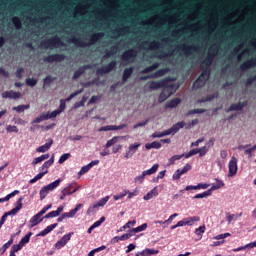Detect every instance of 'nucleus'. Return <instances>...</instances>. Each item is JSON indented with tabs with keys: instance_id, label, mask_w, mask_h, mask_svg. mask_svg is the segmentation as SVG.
<instances>
[{
	"instance_id": "f257e3e1",
	"label": "nucleus",
	"mask_w": 256,
	"mask_h": 256,
	"mask_svg": "<svg viewBox=\"0 0 256 256\" xmlns=\"http://www.w3.org/2000/svg\"><path fill=\"white\" fill-rule=\"evenodd\" d=\"M21 209H23V198H19L16 202V206L15 208H13L12 210L4 213V215L1 217L0 220V225H5V221H7V217H9V215H17Z\"/></svg>"
},
{
	"instance_id": "f03ea898",
	"label": "nucleus",
	"mask_w": 256,
	"mask_h": 256,
	"mask_svg": "<svg viewBox=\"0 0 256 256\" xmlns=\"http://www.w3.org/2000/svg\"><path fill=\"white\" fill-rule=\"evenodd\" d=\"M178 87L179 86L176 84H171L164 87L162 93L159 96L160 103H163V101H167V99H169V97H171V95H173V93L177 91Z\"/></svg>"
},
{
	"instance_id": "7ed1b4c3",
	"label": "nucleus",
	"mask_w": 256,
	"mask_h": 256,
	"mask_svg": "<svg viewBox=\"0 0 256 256\" xmlns=\"http://www.w3.org/2000/svg\"><path fill=\"white\" fill-rule=\"evenodd\" d=\"M157 169H159V164H154L150 169L145 170L141 175L136 176L134 178V183H139L141 185L143 181H145V177H147V175H153L154 173H157Z\"/></svg>"
},
{
	"instance_id": "20e7f679",
	"label": "nucleus",
	"mask_w": 256,
	"mask_h": 256,
	"mask_svg": "<svg viewBox=\"0 0 256 256\" xmlns=\"http://www.w3.org/2000/svg\"><path fill=\"white\" fill-rule=\"evenodd\" d=\"M228 170V177H235V175H237V171H239V167L237 166V157H231L228 163Z\"/></svg>"
},
{
	"instance_id": "39448f33",
	"label": "nucleus",
	"mask_w": 256,
	"mask_h": 256,
	"mask_svg": "<svg viewBox=\"0 0 256 256\" xmlns=\"http://www.w3.org/2000/svg\"><path fill=\"white\" fill-rule=\"evenodd\" d=\"M83 207V204H77L74 209L70 210L69 212H65L62 214L58 219V223H61L64 219H72V217H75L77 215V212Z\"/></svg>"
},
{
	"instance_id": "423d86ee",
	"label": "nucleus",
	"mask_w": 256,
	"mask_h": 256,
	"mask_svg": "<svg viewBox=\"0 0 256 256\" xmlns=\"http://www.w3.org/2000/svg\"><path fill=\"white\" fill-rule=\"evenodd\" d=\"M139 147H141L140 142H135L133 144H130L128 149L125 152L124 158L131 159V157H133V155H135V153H137V151H139Z\"/></svg>"
},
{
	"instance_id": "0eeeda50",
	"label": "nucleus",
	"mask_w": 256,
	"mask_h": 256,
	"mask_svg": "<svg viewBox=\"0 0 256 256\" xmlns=\"http://www.w3.org/2000/svg\"><path fill=\"white\" fill-rule=\"evenodd\" d=\"M208 79H209V71L205 70L202 72L199 78L194 82L193 84L194 89H199V87H203Z\"/></svg>"
},
{
	"instance_id": "6e6552de",
	"label": "nucleus",
	"mask_w": 256,
	"mask_h": 256,
	"mask_svg": "<svg viewBox=\"0 0 256 256\" xmlns=\"http://www.w3.org/2000/svg\"><path fill=\"white\" fill-rule=\"evenodd\" d=\"M73 235V232H70L66 235H64L58 242L55 244L56 249H62V247H65L69 241H71V237Z\"/></svg>"
},
{
	"instance_id": "1a4fd4ad",
	"label": "nucleus",
	"mask_w": 256,
	"mask_h": 256,
	"mask_svg": "<svg viewBox=\"0 0 256 256\" xmlns=\"http://www.w3.org/2000/svg\"><path fill=\"white\" fill-rule=\"evenodd\" d=\"M117 65V61H112L108 65L103 66L102 68H99L96 72L97 75H103L105 73H110V71H113Z\"/></svg>"
},
{
	"instance_id": "9d476101",
	"label": "nucleus",
	"mask_w": 256,
	"mask_h": 256,
	"mask_svg": "<svg viewBox=\"0 0 256 256\" xmlns=\"http://www.w3.org/2000/svg\"><path fill=\"white\" fill-rule=\"evenodd\" d=\"M53 163H55V154H53L48 161L44 162V165L40 167L39 171L43 173V175H47V173H49V167H51Z\"/></svg>"
},
{
	"instance_id": "9b49d317",
	"label": "nucleus",
	"mask_w": 256,
	"mask_h": 256,
	"mask_svg": "<svg viewBox=\"0 0 256 256\" xmlns=\"http://www.w3.org/2000/svg\"><path fill=\"white\" fill-rule=\"evenodd\" d=\"M166 73H169V69L165 68V69H160L158 71H156L155 73L148 75V76H144L141 77V80H147V79H157V77H163V75H165Z\"/></svg>"
},
{
	"instance_id": "f8f14e48",
	"label": "nucleus",
	"mask_w": 256,
	"mask_h": 256,
	"mask_svg": "<svg viewBox=\"0 0 256 256\" xmlns=\"http://www.w3.org/2000/svg\"><path fill=\"white\" fill-rule=\"evenodd\" d=\"M238 149L244 151L245 155H248V157H253V152L256 151V144L254 146H251V144L240 145Z\"/></svg>"
},
{
	"instance_id": "ddd939ff",
	"label": "nucleus",
	"mask_w": 256,
	"mask_h": 256,
	"mask_svg": "<svg viewBox=\"0 0 256 256\" xmlns=\"http://www.w3.org/2000/svg\"><path fill=\"white\" fill-rule=\"evenodd\" d=\"M185 127V122L181 121L176 124H174L170 129L166 130L168 135H175V133L179 132L180 129H183Z\"/></svg>"
},
{
	"instance_id": "4468645a",
	"label": "nucleus",
	"mask_w": 256,
	"mask_h": 256,
	"mask_svg": "<svg viewBox=\"0 0 256 256\" xmlns=\"http://www.w3.org/2000/svg\"><path fill=\"white\" fill-rule=\"evenodd\" d=\"M3 99H20L21 92H15L13 90L5 91L2 93Z\"/></svg>"
},
{
	"instance_id": "2eb2a0df",
	"label": "nucleus",
	"mask_w": 256,
	"mask_h": 256,
	"mask_svg": "<svg viewBox=\"0 0 256 256\" xmlns=\"http://www.w3.org/2000/svg\"><path fill=\"white\" fill-rule=\"evenodd\" d=\"M137 57V51L135 49H129L122 55L123 61H133Z\"/></svg>"
},
{
	"instance_id": "dca6fc26",
	"label": "nucleus",
	"mask_w": 256,
	"mask_h": 256,
	"mask_svg": "<svg viewBox=\"0 0 256 256\" xmlns=\"http://www.w3.org/2000/svg\"><path fill=\"white\" fill-rule=\"evenodd\" d=\"M41 214L37 213L36 215H34L30 221H29V227L30 229H33V227L39 225V223H41V221H43V218H41Z\"/></svg>"
},
{
	"instance_id": "f3484780",
	"label": "nucleus",
	"mask_w": 256,
	"mask_h": 256,
	"mask_svg": "<svg viewBox=\"0 0 256 256\" xmlns=\"http://www.w3.org/2000/svg\"><path fill=\"white\" fill-rule=\"evenodd\" d=\"M119 139H129V136H114L112 139L106 142V149H109V147H113L115 143H119Z\"/></svg>"
},
{
	"instance_id": "a211bd4d",
	"label": "nucleus",
	"mask_w": 256,
	"mask_h": 256,
	"mask_svg": "<svg viewBox=\"0 0 256 256\" xmlns=\"http://www.w3.org/2000/svg\"><path fill=\"white\" fill-rule=\"evenodd\" d=\"M159 195V190L156 187H154L152 190H150L144 197V201H151V199L157 197Z\"/></svg>"
},
{
	"instance_id": "6ab92c4d",
	"label": "nucleus",
	"mask_w": 256,
	"mask_h": 256,
	"mask_svg": "<svg viewBox=\"0 0 256 256\" xmlns=\"http://www.w3.org/2000/svg\"><path fill=\"white\" fill-rule=\"evenodd\" d=\"M72 189H73V184H69L61 191V196H60L61 201H65V197H67V195H73V192H71Z\"/></svg>"
},
{
	"instance_id": "aec40b11",
	"label": "nucleus",
	"mask_w": 256,
	"mask_h": 256,
	"mask_svg": "<svg viewBox=\"0 0 256 256\" xmlns=\"http://www.w3.org/2000/svg\"><path fill=\"white\" fill-rule=\"evenodd\" d=\"M48 49H53V47H59V38L53 37L46 41V45Z\"/></svg>"
},
{
	"instance_id": "412c9836",
	"label": "nucleus",
	"mask_w": 256,
	"mask_h": 256,
	"mask_svg": "<svg viewBox=\"0 0 256 256\" xmlns=\"http://www.w3.org/2000/svg\"><path fill=\"white\" fill-rule=\"evenodd\" d=\"M51 145H53V139H50L48 143H45L42 146H39L36 151L37 153H46L48 149H51Z\"/></svg>"
},
{
	"instance_id": "4be33fe9",
	"label": "nucleus",
	"mask_w": 256,
	"mask_h": 256,
	"mask_svg": "<svg viewBox=\"0 0 256 256\" xmlns=\"http://www.w3.org/2000/svg\"><path fill=\"white\" fill-rule=\"evenodd\" d=\"M138 253H140L141 256H152V255H159V250L146 248Z\"/></svg>"
},
{
	"instance_id": "5701e85b",
	"label": "nucleus",
	"mask_w": 256,
	"mask_h": 256,
	"mask_svg": "<svg viewBox=\"0 0 256 256\" xmlns=\"http://www.w3.org/2000/svg\"><path fill=\"white\" fill-rule=\"evenodd\" d=\"M243 213H239V214H231L229 212L226 213V219L228 221V225H231L232 221H237V219H239V217H242Z\"/></svg>"
},
{
	"instance_id": "b1692460",
	"label": "nucleus",
	"mask_w": 256,
	"mask_h": 256,
	"mask_svg": "<svg viewBox=\"0 0 256 256\" xmlns=\"http://www.w3.org/2000/svg\"><path fill=\"white\" fill-rule=\"evenodd\" d=\"M59 185H61V179H57L56 181L46 185L45 187L51 193V191H55V189H57V187H59Z\"/></svg>"
},
{
	"instance_id": "393cba45",
	"label": "nucleus",
	"mask_w": 256,
	"mask_h": 256,
	"mask_svg": "<svg viewBox=\"0 0 256 256\" xmlns=\"http://www.w3.org/2000/svg\"><path fill=\"white\" fill-rule=\"evenodd\" d=\"M221 187H225V183L223 182V180L216 179V183L212 184L209 190L211 191V193H213V191H217V189H221Z\"/></svg>"
},
{
	"instance_id": "a878e982",
	"label": "nucleus",
	"mask_w": 256,
	"mask_h": 256,
	"mask_svg": "<svg viewBox=\"0 0 256 256\" xmlns=\"http://www.w3.org/2000/svg\"><path fill=\"white\" fill-rule=\"evenodd\" d=\"M185 219H186V225H188L189 227H191L192 225H195V223L201 221V218H199V216H192V217H188Z\"/></svg>"
},
{
	"instance_id": "bb28decb",
	"label": "nucleus",
	"mask_w": 256,
	"mask_h": 256,
	"mask_svg": "<svg viewBox=\"0 0 256 256\" xmlns=\"http://www.w3.org/2000/svg\"><path fill=\"white\" fill-rule=\"evenodd\" d=\"M256 65V58H252L246 62H244L242 65H241V69L245 70V69H249L250 67H253Z\"/></svg>"
},
{
	"instance_id": "cd10ccee",
	"label": "nucleus",
	"mask_w": 256,
	"mask_h": 256,
	"mask_svg": "<svg viewBox=\"0 0 256 256\" xmlns=\"http://www.w3.org/2000/svg\"><path fill=\"white\" fill-rule=\"evenodd\" d=\"M179 103H181V99L175 98V99H172L171 101L167 102L166 107L173 109V108L177 107V105H179Z\"/></svg>"
},
{
	"instance_id": "c85d7f7f",
	"label": "nucleus",
	"mask_w": 256,
	"mask_h": 256,
	"mask_svg": "<svg viewBox=\"0 0 256 256\" xmlns=\"http://www.w3.org/2000/svg\"><path fill=\"white\" fill-rule=\"evenodd\" d=\"M245 105H247V103H237V104H232L229 108V111H241V109H243V107H245Z\"/></svg>"
},
{
	"instance_id": "c756f323",
	"label": "nucleus",
	"mask_w": 256,
	"mask_h": 256,
	"mask_svg": "<svg viewBox=\"0 0 256 256\" xmlns=\"http://www.w3.org/2000/svg\"><path fill=\"white\" fill-rule=\"evenodd\" d=\"M145 148L150 150V149H161V143L154 141L152 143H147L145 144Z\"/></svg>"
},
{
	"instance_id": "7c9ffc66",
	"label": "nucleus",
	"mask_w": 256,
	"mask_h": 256,
	"mask_svg": "<svg viewBox=\"0 0 256 256\" xmlns=\"http://www.w3.org/2000/svg\"><path fill=\"white\" fill-rule=\"evenodd\" d=\"M99 204L95 203L89 206L88 210H87V215H93V213H97V211H99Z\"/></svg>"
},
{
	"instance_id": "2f4dec72",
	"label": "nucleus",
	"mask_w": 256,
	"mask_h": 256,
	"mask_svg": "<svg viewBox=\"0 0 256 256\" xmlns=\"http://www.w3.org/2000/svg\"><path fill=\"white\" fill-rule=\"evenodd\" d=\"M11 245H13V236H11L10 240L0 248L1 255H3V253H5V251L11 247Z\"/></svg>"
},
{
	"instance_id": "473e14b6",
	"label": "nucleus",
	"mask_w": 256,
	"mask_h": 256,
	"mask_svg": "<svg viewBox=\"0 0 256 256\" xmlns=\"http://www.w3.org/2000/svg\"><path fill=\"white\" fill-rule=\"evenodd\" d=\"M89 69V66H83L80 67L73 75V79H79V77H81V75H83V73H85V70Z\"/></svg>"
},
{
	"instance_id": "72a5a7b5",
	"label": "nucleus",
	"mask_w": 256,
	"mask_h": 256,
	"mask_svg": "<svg viewBox=\"0 0 256 256\" xmlns=\"http://www.w3.org/2000/svg\"><path fill=\"white\" fill-rule=\"evenodd\" d=\"M31 235H33V233L29 232L28 234H26L21 240H20V245L22 247H25V245H27V243H29V241L31 240Z\"/></svg>"
},
{
	"instance_id": "f704fd0d",
	"label": "nucleus",
	"mask_w": 256,
	"mask_h": 256,
	"mask_svg": "<svg viewBox=\"0 0 256 256\" xmlns=\"http://www.w3.org/2000/svg\"><path fill=\"white\" fill-rule=\"evenodd\" d=\"M15 195H19V190H14L12 193L8 194L4 198H0V203H5L6 201H9L11 197H15Z\"/></svg>"
},
{
	"instance_id": "c9c22d12",
	"label": "nucleus",
	"mask_w": 256,
	"mask_h": 256,
	"mask_svg": "<svg viewBox=\"0 0 256 256\" xmlns=\"http://www.w3.org/2000/svg\"><path fill=\"white\" fill-rule=\"evenodd\" d=\"M197 153L199 154V157H205V155L209 153V146H203L201 148H198Z\"/></svg>"
},
{
	"instance_id": "e433bc0d",
	"label": "nucleus",
	"mask_w": 256,
	"mask_h": 256,
	"mask_svg": "<svg viewBox=\"0 0 256 256\" xmlns=\"http://www.w3.org/2000/svg\"><path fill=\"white\" fill-rule=\"evenodd\" d=\"M147 227H148L147 223H144V224L130 230V233H141V231H145V229H147Z\"/></svg>"
},
{
	"instance_id": "4c0bfd02",
	"label": "nucleus",
	"mask_w": 256,
	"mask_h": 256,
	"mask_svg": "<svg viewBox=\"0 0 256 256\" xmlns=\"http://www.w3.org/2000/svg\"><path fill=\"white\" fill-rule=\"evenodd\" d=\"M211 194H212V193H211V190H207V191H205V192H203V193L196 194V195L194 196V199H205V198H207V197H210Z\"/></svg>"
},
{
	"instance_id": "58836bf2",
	"label": "nucleus",
	"mask_w": 256,
	"mask_h": 256,
	"mask_svg": "<svg viewBox=\"0 0 256 256\" xmlns=\"http://www.w3.org/2000/svg\"><path fill=\"white\" fill-rule=\"evenodd\" d=\"M49 120V117H47V113H42L41 116L36 117L32 123H41L42 121Z\"/></svg>"
},
{
	"instance_id": "ea45409f",
	"label": "nucleus",
	"mask_w": 256,
	"mask_h": 256,
	"mask_svg": "<svg viewBox=\"0 0 256 256\" xmlns=\"http://www.w3.org/2000/svg\"><path fill=\"white\" fill-rule=\"evenodd\" d=\"M49 190L47 189L46 186H43L41 189H40V192H39V195H40V199L41 201H43V199H45V197H47V195H49Z\"/></svg>"
},
{
	"instance_id": "a19ab883",
	"label": "nucleus",
	"mask_w": 256,
	"mask_h": 256,
	"mask_svg": "<svg viewBox=\"0 0 256 256\" xmlns=\"http://www.w3.org/2000/svg\"><path fill=\"white\" fill-rule=\"evenodd\" d=\"M133 74V68H127L124 70V74H123V81H127V79H129L131 77V75Z\"/></svg>"
},
{
	"instance_id": "79ce46f5",
	"label": "nucleus",
	"mask_w": 256,
	"mask_h": 256,
	"mask_svg": "<svg viewBox=\"0 0 256 256\" xmlns=\"http://www.w3.org/2000/svg\"><path fill=\"white\" fill-rule=\"evenodd\" d=\"M29 104H26V105H19V106H16V107H13V111H17V113H23V111L29 109Z\"/></svg>"
},
{
	"instance_id": "37998d69",
	"label": "nucleus",
	"mask_w": 256,
	"mask_h": 256,
	"mask_svg": "<svg viewBox=\"0 0 256 256\" xmlns=\"http://www.w3.org/2000/svg\"><path fill=\"white\" fill-rule=\"evenodd\" d=\"M167 135H169L167 130H165L163 132H154L152 134V138L153 139H157V138L160 139L161 137H167Z\"/></svg>"
},
{
	"instance_id": "c03bdc74",
	"label": "nucleus",
	"mask_w": 256,
	"mask_h": 256,
	"mask_svg": "<svg viewBox=\"0 0 256 256\" xmlns=\"http://www.w3.org/2000/svg\"><path fill=\"white\" fill-rule=\"evenodd\" d=\"M125 192L128 195V199H133V197H137V195H139V189L135 188L134 191H129L127 189H125Z\"/></svg>"
},
{
	"instance_id": "a18cd8bd",
	"label": "nucleus",
	"mask_w": 256,
	"mask_h": 256,
	"mask_svg": "<svg viewBox=\"0 0 256 256\" xmlns=\"http://www.w3.org/2000/svg\"><path fill=\"white\" fill-rule=\"evenodd\" d=\"M61 59H63V56L56 54V55H51L48 58H46V61L51 63L53 61H61Z\"/></svg>"
},
{
	"instance_id": "49530a36",
	"label": "nucleus",
	"mask_w": 256,
	"mask_h": 256,
	"mask_svg": "<svg viewBox=\"0 0 256 256\" xmlns=\"http://www.w3.org/2000/svg\"><path fill=\"white\" fill-rule=\"evenodd\" d=\"M57 115H61V111L54 110L53 112H46V116L48 117V119H55V117H57Z\"/></svg>"
},
{
	"instance_id": "de8ad7c7",
	"label": "nucleus",
	"mask_w": 256,
	"mask_h": 256,
	"mask_svg": "<svg viewBox=\"0 0 256 256\" xmlns=\"http://www.w3.org/2000/svg\"><path fill=\"white\" fill-rule=\"evenodd\" d=\"M183 157H185V154L172 156L169 159V165H174L175 161H179V159H183Z\"/></svg>"
},
{
	"instance_id": "09e8293b",
	"label": "nucleus",
	"mask_w": 256,
	"mask_h": 256,
	"mask_svg": "<svg viewBox=\"0 0 256 256\" xmlns=\"http://www.w3.org/2000/svg\"><path fill=\"white\" fill-rule=\"evenodd\" d=\"M12 23L14 25V27H16L17 29H21V19L17 16H14L12 18Z\"/></svg>"
},
{
	"instance_id": "8fccbe9b",
	"label": "nucleus",
	"mask_w": 256,
	"mask_h": 256,
	"mask_svg": "<svg viewBox=\"0 0 256 256\" xmlns=\"http://www.w3.org/2000/svg\"><path fill=\"white\" fill-rule=\"evenodd\" d=\"M175 217H179V214L174 213V214L170 215L167 220L164 221V224H166V227H169V225H171V223L173 222Z\"/></svg>"
},
{
	"instance_id": "3c124183",
	"label": "nucleus",
	"mask_w": 256,
	"mask_h": 256,
	"mask_svg": "<svg viewBox=\"0 0 256 256\" xmlns=\"http://www.w3.org/2000/svg\"><path fill=\"white\" fill-rule=\"evenodd\" d=\"M161 87H163V82L153 81L150 84V89H161Z\"/></svg>"
},
{
	"instance_id": "603ef678",
	"label": "nucleus",
	"mask_w": 256,
	"mask_h": 256,
	"mask_svg": "<svg viewBox=\"0 0 256 256\" xmlns=\"http://www.w3.org/2000/svg\"><path fill=\"white\" fill-rule=\"evenodd\" d=\"M127 193L125 190H123L121 193L115 194L113 196L114 201H119V199H123L124 197H127Z\"/></svg>"
},
{
	"instance_id": "864d4df0",
	"label": "nucleus",
	"mask_w": 256,
	"mask_h": 256,
	"mask_svg": "<svg viewBox=\"0 0 256 256\" xmlns=\"http://www.w3.org/2000/svg\"><path fill=\"white\" fill-rule=\"evenodd\" d=\"M157 67H159V64L155 63L152 66H149L146 69L142 70L141 73H151V71H155Z\"/></svg>"
},
{
	"instance_id": "5fc2aeb1",
	"label": "nucleus",
	"mask_w": 256,
	"mask_h": 256,
	"mask_svg": "<svg viewBox=\"0 0 256 256\" xmlns=\"http://www.w3.org/2000/svg\"><path fill=\"white\" fill-rule=\"evenodd\" d=\"M45 174H43V172H39L34 178H32L29 183L33 184V183H37V181H39L40 179H43V176Z\"/></svg>"
},
{
	"instance_id": "6e6d98bb",
	"label": "nucleus",
	"mask_w": 256,
	"mask_h": 256,
	"mask_svg": "<svg viewBox=\"0 0 256 256\" xmlns=\"http://www.w3.org/2000/svg\"><path fill=\"white\" fill-rule=\"evenodd\" d=\"M99 131H116V125H108L99 128Z\"/></svg>"
},
{
	"instance_id": "4d7b16f0",
	"label": "nucleus",
	"mask_w": 256,
	"mask_h": 256,
	"mask_svg": "<svg viewBox=\"0 0 256 256\" xmlns=\"http://www.w3.org/2000/svg\"><path fill=\"white\" fill-rule=\"evenodd\" d=\"M103 223H105V216H102V217L100 218V220L94 222V223L92 224V226L94 227V229H97V227H101V225H103Z\"/></svg>"
},
{
	"instance_id": "13d9d810",
	"label": "nucleus",
	"mask_w": 256,
	"mask_h": 256,
	"mask_svg": "<svg viewBox=\"0 0 256 256\" xmlns=\"http://www.w3.org/2000/svg\"><path fill=\"white\" fill-rule=\"evenodd\" d=\"M109 201V196H106L104 198H101L97 204L99 207H105V205H107V202Z\"/></svg>"
},
{
	"instance_id": "bf43d9fd",
	"label": "nucleus",
	"mask_w": 256,
	"mask_h": 256,
	"mask_svg": "<svg viewBox=\"0 0 256 256\" xmlns=\"http://www.w3.org/2000/svg\"><path fill=\"white\" fill-rule=\"evenodd\" d=\"M85 103H87V97L84 96L80 102L75 103L74 107L79 109V107H84Z\"/></svg>"
},
{
	"instance_id": "052dcab7",
	"label": "nucleus",
	"mask_w": 256,
	"mask_h": 256,
	"mask_svg": "<svg viewBox=\"0 0 256 256\" xmlns=\"http://www.w3.org/2000/svg\"><path fill=\"white\" fill-rule=\"evenodd\" d=\"M205 229H206L205 225H202L195 229V234L198 236H201V235H203V233H205Z\"/></svg>"
},
{
	"instance_id": "680f3d73",
	"label": "nucleus",
	"mask_w": 256,
	"mask_h": 256,
	"mask_svg": "<svg viewBox=\"0 0 256 256\" xmlns=\"http://www.w3.org/2000/svg\"><path fill=\"white\" fill-rule=\"evenodd\" d=\"M91 168L88 166V164L86 166H83L81 168V170L78 172V175L81 177V175H85V173H89V170Z\"/></svg>"
},
{
	"instance_id": "e2e57ef3",
	"label": "nucleus",
	"mask_w": 256,
	"mask_h": 256,
	"mask_svg": "<svg viewBox=\"0 0 256 256\" xmlns=\"http://www.w3.org/2000/svg\"><path fill=\"white\" fill-rule=\"evenodd\" d=\"M69 157H71V154H69V153L63 154V155L60 157L58 163H59L60 165H63V162H64V161H67V159H69Z\"/></svg>"
},
{
	"instance_id": "0e129e2a",
	"label": "nucleus",
	"mask_w": 256,
	"mask_h": 256,
	"mask_svg": "<svg viewBox=\"0 0 256 256\" xmlns=\"http://www.w3.org/2000/svg\"><path fill=\"white\" fill-rule=\"evenodd\" d=\"M8 133H19V128H17V126H7L6 128Z\"/></svg>"
},
{
	"instance_id": "69168bd1",
	"label": "nucleus",
	"mask_w": 256,
	"mask_h": 256,
	"mask_svg": "<svg viewBox=\"0 0 256 256\" xmlns=\"http://www.w3.org/2000/svg\"><path fill=\"white\" fill-rule=\"evenodd\" d=\"M26 84L29 86V87H35L37 85V80L33 79V78H28L26 80Z\"/></svg>"
},
{
	"instance_id": "338daca9",
	"label": "nucleus",
	"mask_w": 256,
	"mask_h": 256,
	"mask_svg": "<svg viewBox=\"0 0 256 256\" xmlns=\"http://www.w3.org/2000/svg\"><path fill=\"white\" fill-rule=\"evenodd\" d=\"M21 249H23V246L20 243H18L13 245L10 251L17 253V251H21Z\"/></svg>"
},
{
	"instance_id": "774afa93",
	"label": "nucleus",
	"mask_w": 256,
	"mask_h": 256,
	"mask_svg": "<svg viewBox=\"0 0 256 256\" xmlns=\"http://www.w3.org/2000/svg\"><path fill=\"white\" fill-rule=\"evenodd\" d=\"M197 149H192L189 151V153L184 154L185 159H189V157H193V155H197Z\"/></svg>"
}]
</instances>
